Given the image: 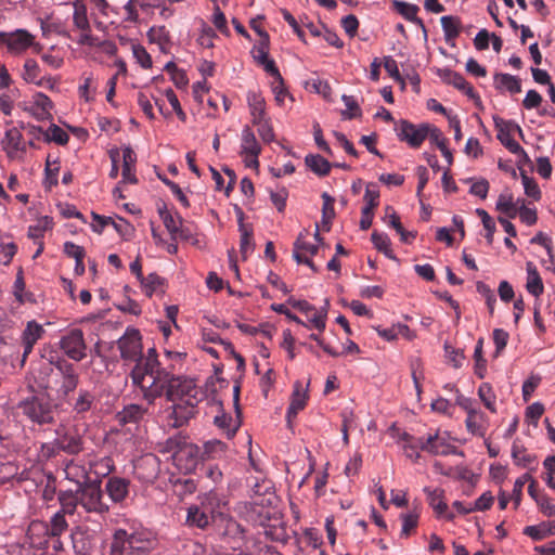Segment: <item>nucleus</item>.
Returning <instances> with one entry per match:
<instances>
[{"label":"nucleus","mask_w":555,"mask_h":555,"mask_svg":"<svg viewBox=\"0 0 555 555\" xmlns=\"http://www.w3.org/2000/svg\"><path fill=\"white\" fill-rule=\"evenodd\" d=\"M132 384L139 387L147 404H152L157 397L166 393L171 401H179L173 405L170 423L173 427L183 426L193 414L198 402L195 382L191 378L173 376L159 369V362L150 356L145 366L139 365L132 374Z\"/></svg>","instance_id":"f257e3e1"},{"label":"nucleus","mask_w":555,"mask_h":555,"mask_svg":"<svg viewBox=\"0 0 555 555\" xmlns=\"http://www.w3.org/2000/svg\"><path fill=\"white\" fill-rule=\"evenodd\" d=\"M157 540L145 528L116 529L111 543L109 555H150Z\"/></svg>","instance_id":"f03ea898"},{"label":"nucleus","mask_w":555,"mask_h":555,"mask_svg":"<svg viewBox=\"0 0 555 555\" xmlns=\"http://www.w3.org/2000/svg\"><path fill=\"white\" fill-rule=\"evenodd\" d=\"M118 349L120 357L126 362H134L135 365L130 372L132 378L133 371L139 366H145L150 356H154L157 359L155 349H149L147 354H142V343L140 332L135 328H127L125 334L118 339Z\"/></svg>","instance_id":"7ed1b4c3"},{"label":"nucleus","mask_w":555,"mask_h":555,"mask_svg":"<svg viewBox=\"0 0 555 555\" xmlns=\"http://www.w3.org/2000/svg\"><path fill=\"white\" fill-rule=\"evenodd\" d=\"M17 410L31 423L37 425L51 424L54 421L55 406L44 396H31L17 404Z\"/></svg>","instance_id":"20e7f679"},{"label":"nucleus","mask_w":555,"mask_h":555,"mask_svg":"<svg viewBox=\"0 0 555 555\" xmlns=\"http://www.w3.org/2000/svg\"><path fill=\"white\" fill-rule=\"evenodd\" d=\"M80 509L87 514L104 516L108 513L109 506L104 501V493L100 480H93L90 483L78 488Z\"/></svg>","instance_id":"39448f33"},{"label":"nucleus","mask_w":555,"mask_h":555,"mask_svg":"<svg viewBox=\"0 0 555 555\" xmlns=\"http://www.w3.org/2000/svg\"><path fill=\"white\" fill-rule=\"evenodd\" d=\"M55 440L51 443L43 444V455L50 457L60 451L68 454H76L81 450L80 436L73 429L64 425H60L55 429Z\"/></svg>","instance_id":"423d86ee"},{"label":"nucleus","mask_w":555,"mask_h":555,"mask_svg":"<svg viewBox=\"0 0 555 555\" xmlns=\"http://www.w3.org/2000/svg\"><path fill=\"white\" fill-rule=\"evenodd\" d=\"M418 446L421 450L426 451L433 455H460L464 456L463 451L459 450L456 447L449 443V435L448 433H436L434 435H429L428 437H420Z\"/></svg>","instance_id":"0eeeda50"},{"label":"nucleus","mask_w":555,"mask_h":555,"mask_svg":"<svg viewBox=\"0 0 555 555\" xmlns=\"http://www.w3.org/2000/svg\"><path fill=\"white\" fill-rule=\"evenodd\" d=\"M60 348L72 360L79 362L87 356V346L80 328H72L60 339Z\"/></svg>","instance_id":"6e6552de"},{"label":"nucleus","mask_w":555,"mask_h":555,"mask_svg":"<svg viewBox=\"0 0 555 555\" xmlns=\"http://www.w3.org/2000/svg\"><path fill=\"white\" fill-rule=\"evenodd\" d=\"M400 141L413 149H417L428 137V124L414 125L408 120H400L395 128Z\"/></svg>","instance_id":"1a4fd4ad"},{"label":"nucleus","mask_w":555,"mask_h":555,"mask_svg":"<svg viewBox=\"0 0 555 555\" xmlns=\"http://www.w3.org/2000/svg\"><path fill=\"white\" fill-rule=\"evenodd\" d=\"M261 153V146L256 139L254 131L249 126H245L241 133V151L244 164L248 168L258 169V157Z\"/></svg>","instance_id":"9d476101"},{"label":"nucleus","mask_w":555,"mask_h":555,"mask_svg":"<svg viewBox=\"0 0 555 555\" xmlns=\"http://www.w3.org/2000/svg\"><path fill=\"white\" fill-rule=\"evenodd\" d=\"M0 40L11 53L20 54L34 44V36L25 29H16L12 33L0 31Z\"/></svg>","instance_id":"9b49d317"},{"label":"nucleus","mask_w":555,"mask_h":555,"mask_svg":"<svg viewBox=\"0 0 555 555\" xmlns=\"http://www.w3.org/2000/svg\"><path fill=\"white\" fill-rule=\"evenodd\" d=\"M46 331L43 326L35 320L28 321L21 335V344L23 347L22 365L27 357L33 352L34 346L40 340Z\"/></svg>","instance_id":"f8f14e48"},{"label":"nucleus","mask_w":555,"mask_h":555,"mask_svg":"<svg viewBox=\"0 0 555 555\" xmlns=\"http://www.w3.org/2000/svg\"><path fill=\"white\" fill-rule=\"evenodd\" d=\"M363 199L365 205L361 210L360 229L365 231L372 225L374 208L378 205L379 190L377 184L369 183L366 185Z\"/></svg>","instance_id":"ddd939ff"},{"label":"nucleus","mask_w":555,"mask_h":555,"mask_svg":"<svg viewBox=\"0 0 555 555\" xmlns=\"http://www.w3.org/2000/svg\"><path fill=\"white\" fill-rule=\"evenodd\" d=\"M1 146L10 159L18 158L26 152V144L23 142V135L15 127L5 131L4 137L1 140Z\"/></svg>","instance_id":"4468645a"},{"label":"nucleus","mask_w":555,"mask_h":555,"mask_svg":"<svg viewBox=\"0 0 555 555\" xmlns=\"http://www.w3.org/2000/svg\"><path fill=\"white\" fill-rule=\"evenodd\" d=\"M307 232H301L294 243L293 258L297 263H305L313 271H318L314 263L310 259L311 256L318 253V245L305 241Z\"/></svg>","instance_id":"2eb2a0df"},{"label":"nucleus","mask_w":555,"mask_h":555,"mask_svg":"<svg viewBox=\"0 0 555 555\" xmlns=\"http://www.w3.org/2000/svg\"><path fill=\"white\" fill-rule=\"evenodd\" d=\"M135 476L143 482H153L159 473V462L154 455L142 457L134 467Z\"/></svg>","instance_id":"dca6fc26"},{"label":"nucleus","mask_w":555,"mask_h":555,"mask_svg":"<svg viewBox=\"0 0 555 555\" xmlns=\"http://www.w3.org/2000/svg\"><path fill=\"white\" fill-rule=\"evenodd\" d=\"M201 455L199 448L196 444L188 442L185 439L179 452L176 465L180 469L191 472L196 467Z\"/></svg>","instance_id":"f3484780"},{"label":"nucleus","mask_w":555,"mask_h":555,"mask_svg":"<svg viewBox=\"0 0 555 555\" xmlns=\"http://www.w3.org/2000/svg\"><path fill=\"white\" fill-rule=\"evenodd\" d=\"M53 109V102L48 95L42 92H36L33 95L28 112L40 121L52 118L51 111Z\"/></svg>","instance_id":"a211bd4d"},{"label":"nucleus","mask_w":555,"mask_h":555,"mask_svg":"<svg viewBox=\"0 0 555 555\" xmlns=\"http://www.w3.org/2000/svg\"><path fill=\"white\" fill-rule=\"evenodd\" d=\"M130 481L126 478L113 476L105 483V491L114 503H122L129 494Z\"/></svg>","instance_id":"6ab92c4d"},{"label":"nucleus","mask_w":555,"mask_h":555,"mask_svg":"<svg viewBox=\"0 0 555 555\" xmlns=\"http://www.w3.org/2000/svg\"><path fill=\"white\" fill-rule=\"evenodd\" d=\"M429 505L438 516H444L448 520L454 519L453 513H448V505L444 502V491L442 489L424 488Z\"/></svg>","instance_id":"aec40b11"},{"label":"nucleus","mask_w":555,"mask_h":555,"mask_svg":"<svg viewBox=\"0 0 555 555\" xmlns=\"http://www.w3.org/2000/svg\"><path fill=\"white\" fill-rule=\"evenodd\" d=\"M438 75L444 82L452 85L460 91L464 92L467 96H476L474 88L466 81V79L461 74L449 68H443L438 70Z\"/></svg>","instance_id":"412c9836"},{"label":"nucleus","mask_w":555,"mask_h":555,"mask_svg":"<svg viewBox=\"0 0 555 555\" xmlns=\"http://www.w3.org/2000/svg\"><path fill=\"white\" fill-rule=\"evenodd\" d=\"M147 413V408L140 404H128L117 414V420L120 424L137 425L144 420Z\"/></svg>","instance_id":"4be33fe9"},{"label":"nucleus","mask_w":555,"mask_h":555,"mask_svg":"<svg viewBox=\"0 0 555 555\" xmlns=\"http://www.w3.org/2000/svg\"><path fill=\"white\" fill-rule=\"evenodd\" d=\"M247 104L250 111L253 122H259L262 119L268 118L266 113V101L261 93L249 91L247 93Z\"/></svg>","instance_id":"5701e85b"},{"label":"nucleus","mask_w":555,"mask_h":555,"mask_svg":"<svg viewBox=\"0 0 555 555\" xmlns=\"http://www.w3.org/2000/svg\"><path fill=\"white\" fill-rule=\"evenodd\" d=\"M38 527L44 529L47 535L56 538V537H60L63 532H65L67 530L68 524L65 519V514H62V512H56L51 517L49 525L33 524L30 529L34 530Z\"/></svg>","instance_id":"b1692460"},{"label":"nucleus","mask_w":555,"mask_h":555,"mask_svg":"<svg viewBox=\"0 0 555 555\" xmlns=\"http://www.w3.org/2000/svg\"><path fill=\"white\" fill-rule=\"evenodd\" d=\"M137 162V155L130 146L122 149V183L134 184L138 182L134 175V164Z\"/></svg>","instance_id":"393cba45"},{"label":"nucleus","mask_w":555,"mask_h":555,"mask_svg":"<svg viewBox=\"0 0 555 555\" xmlns=\"http://www.w3.org/2000/svg\"><path fill=\"white\" fill-rule=\"evenodd\" d=\"M65 478L77 485V488H81L82 485L90 483L89 474L85 466L75 463L74 461L68 462L64 467Z\"/></svg>","instance_id":"a878e982"},{"label":"nucleus","mask_w":555,"mask_h":555,"mask_svg":"<svg viewBox=\"0 0 555 555\" xmlns=\"http://www.w3.org/2000/svg\"><path fill=\"white\" fill-rule=\"evenodd\" d=\"M59 501L61 504V511L62 514L67 515H74L75 513L79 514L80 503H79V491L78 488L67 491H60L59 492Z\"/></svg>","instance_id":"bb28decb"},{"label":"nucleus","mask_w":555,"mask_h":555,"mask_svg":"<svg viewBox=\"0 0 555 555\" xmlns=\"http://www.w3.org/2000/svg\"><path fill=\"white\" fill-rule=\"evenodd\" d=\"M30 133L34 135L42 133L46 142H55L60 145L66 144L69 140V135L55 124L50 125L46 131L41 127L33 126Z\"/></svg>","instance_id":"cd10ccee"},{"label":"nucleus","mask_w":555,"mask_h":555,"mask_svg":"<svg viewBox=\"0 0 555 555\" xmlns=\"http://www.w3.org/2000/svg\"><path fill=\"white\" fill-rule=\"evenodd\" d=\"M307 391L302 388V385L299 382H297L294 386L291 404L286 412V417L288 422H291V420L295 417L298 414V412L305 408L307 403Z\"/></svg>","instance_id":"c85d7f7f"},{"label":"nucleus","mask_w":555,"mask_h":555,"mask_svg":"<svg viewBox=\"0 0 555 555\" xmlns=\"http://www.w3.org/2000/svg\"><path fill=\"white\" fill-rule=\"evenodd\" d=\"M184 440L185 436L182 434H177L167 438L165 441L158 442L156 450L159 453L169 454L176 463Z\"/></svg>","instance_id":"c756f323"},{"label":"nucleus","mask_w":555,"mask_h":555,"mask_svg":"<svg viewBox=\"0 0 555 555\" xmlns=\"http://www.w3.org/2000/svg\"><path fill=\"white\" fill-rule=\"evenodd\" d=\"M392 7L406 21L418 25L426 33L423 21L417 17V12L420 9L416 4L408 3L401 0H392Z\"/></svg>","instance_id":"7c9ffc66"},{"label":"nucleus","mask_w":555,"mask_h":555,"mask_svg":"<svg viewBox=\"0 0 555 555\" xmlns=\"http://www.w3.org/2000/svg\"><path fill=\"white\" fill-rule=\"evenodd\" d=\"M526 271H527L526 288L529 294H531L535 297H539L543 293L544 286H543L542 279L538 272V269L533 262L528 261L526 263Z\"/></svg>","instance_id":"2f4dec72"},{"label":"nucleus","mask_w":555,"mask_h":555,"mask_svg":"<svg viewBox=\"0 0 555 555\" xmlns=\"http://www.w3.org/2000/svg\"><path fill=\"white\" fill-rule=\"evenodd\" d=\"M494 86L498 90H506L512 94L521 91L520 79L509 74H495Z\"/></svg>","instance_id":"473e14b6"},{"label":"nucleus","mask_w":555,"mask_h":555,"mask_svg":"<svg viewBox=\"0 0 555 555\" xmlns=\"http://www.w3.org/2000/svg\"><path fill=\"white\" fill-rule=\"evenodd\" d=\"M210 515L197 505L188 508L186 524L191 527L205 529L210 522Z\"/></svg>","instance_id":"72a5a7b5"},{"label":"nucleus","mask_w":555,"mask_h":555,"mask_svg":"<svg viewBox=\"0 0 555 555\" xmlns=\"http://www.w3.org/2000/svg\"><path fill=\"white\" fill-rule=\"evenodd\" d=\"M519 202V199L517 202H514L512 193L503 192L498 197L495 208L498 211L506 215L508 218H515L517 215V206Z\"/></svg>","instance_id":"f704fd0d"},{"label":"nucleus","mask_w":555,"mask_h":555,"mask_svg":"<svg viewBox=\"0 0 555 555\" xmlns=\"http://www.w3.org/2000/svg\"><path fill=\"white\" fill-rule=\"evenodd\" d=\"M306 166L318 176L328 175L332 165L319 154H309L305 158Z\"/></svg>","instance_id":"c9c22d12"},{"label":"nucleus","mask_w":555,"mask_h":555,"mask_svg":"<svg viewBox=\"0 0 555 555\" xmlns=\"http://www.w3.org/2000/svg\"><path fill=\"white\" fill-rule=\"evenodd\" d=\"M524 533L535 541L542 540L547 535H555V522H542L537 526H528L524 529Z\"/></svg>","instance_id":"e433bc0d"},{"label":"nucleus","mask_w":555,"mask_h":555,"mask_svg":"<svg viewBox=\"0 0 555 555\" xmlns=\"http://www.w3.org/2000/svg\"><path fill=\"white\" fill-rule=\"evenodd\" d=\"M441 27L447 42L455 39L461 33V23L457 17L444 15L440 18Z\"/></svg>","instance_id":"4c0bfd02"},{"label":"nucleus","mask_w":555,"mask_h":555,"mask_svg":"<svg viewBox=\"0 0 555 555\" xmlns=\"http://www.w3.org/2000/svg\"><path fill=\"white\" fill-rule=\"evenodd\" d=\"M371 240L376 249L382 251L387 258L398 261V258L390 248V240L387 234L374 231Z\"/></svg>","instance_id":"58836bf2"},{"label":"nucleus","mask_w":555,"mask_h":555,"mask_svg":"<svg viewBox=\"0 0 555 555\" xmlns=\"http://www.w3.org/2000/svg\"><path fill=\"white\" fill-rule=\"evenodd\" d=\"M512 457L517 466L533 469L532 465L535 463V456L527 453L525 449L516 443H514L512 448Z\"/></svg>","instance_id":"ea45409f"},{"label":"nucleus","mask_w":555,"mask_h":555,"mask_svg":"<svg viewBox=\"0 0 555 555\" xmlns=\"http://www.w3.org/2000/svg\"><path fill=\"white\" fill-rule=\"evenodd\" d=\"M159 216L164 222L165 228L171 235L172 240L178 238L179 228L182 227V219L178 216L175 218L166 208L158 209Z\"/></svg>","instance_id":"a19ab883"},{"label":"nucleus","mask_w":555,"mask_h":555,"mask_svg":"<svg viewBox=\"0 0 555 555\" xmlns=\"http://www.w3.org/2000/svg\"><path fill=\"white\" fill-rule=\"evenodd\" d=\"M225 444L220 440H209L203 446L202 460L217 459L224 454Z\"/></svg>","instance_id":"79ce46f5"},{"label":"nucleus","mask_w":555,"mask_h":555,"mask_svg":"<svg viewBox=\"0 0 555 555\" xmlns=\"http://www.w3.org/2000/svg\"><path fill=\"white\" fill-rule=\"evenodd\" d=\"M90 468L95 476L106 477L115 469V465L112 457L104 456L94 462H91Z\"/></svg>","instance_id":"37998d69"},{"label":"nucleus","mask_w":555,"mask_h":555,"mask_svg":"<svg viewBox=\"0 0 555 555\" xmlns=\"http://www.w3.org/2000/svg\"><path fill=\"white\" fill-rule=\"evenodd\" d=\"M23 79L28 83L37 85L42 78L40 77V67L34 59L25 61L22 73Z\"/></svg>","instance_id":"c03bdc74"},{"label":"nucleus","mask_w":555,"mask_h":555,"mask_svg":"<svg viewBox=\"0 0 555 555\" xmlns=\"http://www.w3.org/2000/svg\"><path fill=\"white\" fill-rule=\"evenodd\" d=\"M214 423L217 427L223 429L229 438L233 437L238 428L236 421L225 413L216 415Z\"/></svg>","instance_id":"a18cd8bd"},{"label":"nucleus","mask_w":555,"mask_h":555,"mask_svg":"<svg viewBox=\"0 0 555 555\" xmlns=\"http://www.w3.org/2000/svg\"><path fill=\"white\" fill-rule=\"evenodd\" d=\"M74 25L81 31L90 30V24L87 16V9L83 4L75 3L74 5V15H73Z\"/></svg>","instance_id":"49530a36"},{"label":"nucleus","mask_w":555,"mask_h":555,"mask_svg":"<svg viewBox=\"0 0 555 555\" xmlns=\"http://www.w3.org/2000/svg\"><path fill=\"white\" fill-rule=\"evenodd\" d=\"M498 139L511 153L526 155V152L520 144L512 138L509 130L500 129Z\"/></svg>","instance_id":"de8ad7c7"},{"label":"nucleus","mask_w":555,"mask_h":555,"mask_svg":"<svg viewBox=\"0 0 555 555\" xmlns=\"http://www.w3.org/2000/svg\"><path fill=\"white\" fill-rule=\"evenodd\" d=\"M52 220L49 217H43L28 228V236L35 241L41 238L46 231L52 229Z\"/></svg>","instance_id":"09e8293b"},{"label":"nucleus","mask_w":555,"mask_h":555,"mask_svg":"<svg viewBox=\"0 0 555 555\" xmlns=\"http://www.w3.org/2000/svg\"><path fill=\"white\" fill-rule=\"evenodd\" d=\"M478 395L485 406L491 412H495V395L489 383H482L479 386Z\"/></svg>","instance_id":"8fccbe9b"},{"label":"nucleus","mask_w":555,"mask_h":555,"mask_svg":"<svg viewBox=\"0 0 555 555\" xmlns=\"http://www.w3.org/2000/svg\"><path fill=\"white\" fill-rule=\"evenodd\" d=\"M307 322L305 326H313L314 328L323 332L326 325V309L318 310L314 307V311H311L309 314H306Z\"/></svg>","instance_id":"3c124183"},{"label":"nucleus","mask_w":555,"mask_h":555,"mask_svg":"<svg viewBox=\"0 0 555 555\" xmlns=\"http://www.w3.org/2000/svg\"><path fill=\"white\" fill-rule=\"evenodd\" d=\"M341 100L346 106V111L341 113L344 119H353L361 116V108L354 96L344 94Z\"/></svg>","instance_id":"603ef678"},{"label":"nucleus","mask_w":555,"mask_h":555,"mask_svg":"<svg viewBox=\"0 0 555 555\" xmlns=\"http://www.w3.org/2000/svg\"><path fill=\"white\" fill-rule=\"evenodd\" d=\"M483 415L480 412H477L475 410H469L467 417H466V427L467 429L474 434V435H481L482 434V422Z\"/></svg>","instance_id":"864d4df0"},{"label":"nucleus","mask_w":555,"mask_h":555,"mask_svg":"<svg viewBox=\"0 0 555 555\" xmlns=\"http://www.w3.org/2000/svg\"><path fill=\"white\" fill-rule=\"evenodd\" d=\"M543 480L548 488L555 490V455H550L543 461Z\"/></svg>","instance_id":"5fc2aeb1"},{"label":"nucleus","mask_w":555,"mask_h":555,"mask_svg":"<svg viewBox=\"0 0 555 555\" xmlns=\"http://www.w3.org/2000/svg\"><path fill=\"white\" fill-rule=\"evenodd\" d=\"M94 397L88 390H80L73 408L77 413H83L90 410Z\"/></svg>","instance_id":"6e6d98bb"},{"label":"nucleus","mask_w":555,"mask_h":555,"mask_svg":"<svg viewBox=\"0 0 555 555\" xmlns=\"http://www.w3.org/2000/svg\"><path fill=\"white\" fill-rule=\"evenodd\" d=\"M140 282L144 288L145 294L151 297L162 285L163 279L156 273H151L145 278L142 276Z\"/></svg>","instance_id":"4d7b16f0"},{"label":"nucleus","mask_w":555,"mask_h":555,"mask_svg":"<svg viewBox=\"0 0 555 555\" xmlns=\"http://www.w3.org/2000/svg\"><path fill=\"white\" fill-rule=\"evenodd\" d=\"M93 82V76L90 74L88 76H83V82L79 86V95L87 102L93 100V96L96 92V88Z\"/></svg>","instance_id":"13d9d810"},{"label":"nucleus","mask_w":555,"mask_h":555,"mask_svg":"<svg viewBox=\"0 0 555 555\" xmlns=\"http://www.w3.org/2000/svg\"><path fill=\"white\" fill-rule=\"evenodd\" d=\"M531 480V475L529 473H526L521 475L519 478H517L514 482V488L512 492V500L515 503V507H518L521 502L522 496V489L524 486Z\"/></svg>","instance_id":"bf43d9fd"},{"label":"nucleus","mask_w":555,"mask_h":555,"mask_svg":"<svg viewBox=\"0 0 555 555\" xmlns=\"http://www.w3.org/2000/svg\"><path fill=\"white\" fill-rule=\"evenodd\" d=\"M241 232V253L246 257L253 251V233L243 223H240Z\"/></svg>","instance_id":"052dcab7"},{"label":"nucleus","mask_w":555,"mask_h":555,"mask_svg":"<svg viewBox=\"0 0 555 555\" xmlns=\"http://www.w3.org/2000/svg\"><path fill=\"white\" fill-rule=\"evenodd\" d=\"M476 214L481 218V222L483 224V228L486 229L487 231V241L489 244L492 243L493 241V233L495 231V223L493 221V219L489 216V214L482 209V208H477L476 209Z\"/></svg>","instance_id":"680f3d73"},{"label":"nucleus","mask_w":555,"mask_h":555,"mask_svg":"<svg viewBox=\"0 0 555 555\" xmlns=\"http://www.w3.org/2000/svg\"><path fill=\"white\" fill-rule=\"evenodd\" d=\"M323 207H322V221L325 224H330L332 219L335 217L334 210V198L327 193L322 194Z\"/></svg>","instance_id":"e2e57ef3"},{"label":"nucleus","mask_w":555,"mask_h":555,"mask_svg":"<svg viewBox=\"0 0 555 555\" xmlns=\"http://www.w3.org/2000/svg\"><path fill=\"white\" fill-rule=\"evenodd\" d=\"M402 440L404 441V444H403V451H404V454L406 457L411 459V460H418L420 457V453H418V449L420 446H418V438L415 439L414 442L410 441L411 440V437L404 433L402 435Z\"/></svg>","instance_id":"0e129e2a"},{"label":"nucleus","mask_w":555,"mask_h":555,"mask_svg":"<svg viewBox=\"0 0 555 555\" xmlns=\"http://www.w3.org/2000/svg\"><path fill=\"white\" fill-rule=\"evenodd\" d=\"M253 124L258 127V134L260 135L263 142L270 143L274 140L275 135L269 118Z\"/></svg>","instance_id":"69168bd1"},{"label":"nucleus","mask_w":555,"mask_h":555,"mask_svg":"<svg viewBox=\"0 0 555 555\" xmlns=\"http://www.w3.org/2000/svg\"><path fill=\"white\" fill-rule=\"evenodd\" d=\"M444 351H446V358L455 369H459L463 365L464 353L461 349H456V348L446 344Z\"/></svg>","instance_id":"338daca9"},{"label":"nucleus","mask_w":555,"mask_h":555,"mask_svg":"<svg viewBox=\"0 0 555 555\" xmlns=\"http://www.w3.org/2000/svg\"><path fill=\"white\" fill-rule=\"evenodd\" d=\"M132 53L137 62L143 67V68H150L152 67V59L151 55L147 53L144 47L140 44L132 46Z\"/></svg>","instance_id":"774afa93"}]
</instances>
